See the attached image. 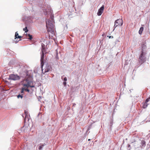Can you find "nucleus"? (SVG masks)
I'll return each instance as SVG.
<instances>
[{"label": "nucleus", "instance_id": "1", "mask_svg": "<svg viewBox=\"0 0 150 150\" xmlns=\"http://www.w3.org/2000/svg\"><path fill=\"white\" fill-rule=\"evenodd\" d=\"M54 16L52 14L50 18L46 20V26L48 32H50L53 34L54 33Z\"/></svg>", "mask_w": 150, "mask_h": 150}, {"label": "nucleus", "instance_id": "2", "mask_svg": "<svg viewBox=\"0 0 150 150\" xmlns=\"http://www.w3.org/2000/svg\"><path fill=\"white\" fill-rule=\"evenodd\" d=\"M32 84H33L32 78L31 76L27 74L23 81V85L25 88L34 87V86L32 85Z\"/></svg>", "mask_w": 150, "mask_h": 150}, {"label": "nucleus", "instance_id": "3", "mask_svg": "<svg viewBox=\"0 0 150 150\" xmlns=\"http://www.w3.org/2000/svg\"><path fill=\"white\" fill-rule=\"evenodd\" d=\"M146 53L144 52L143 50L141 51V53L139 58V62L141 64H143L146 61Z\"/></svg>", "mask_w": 150, "mask_h": 150}, {"label": "nucleus", "instance_id": "4", "mask_svg": "<svg viewBox=\"0 0 150 150\" xmlns=\"http://www.w3.org/2000/svg\"><path fill=\"white\" fill-rule=\"evenodd\" d=\"M20 78L19 76L17 75L12 74L10 75L8 79V80L15 81L20 79Z\"/></svg>", "mask_w": 150, "mask_h": 150}, {"label": "nucleus", "instance_id": "5", "mask_svg": "<svg viewBox=\"0 0 150 150\" xmlns=\"http://www.w3.org/2000/svg\"><path fill=\"white\" fill-rule=\"evenodd\" d=\"M123 23L122 20V19H118L116 20L115 22L114 27L116 28L118 26H121Z\"/></svg>", "mask_w": 150, "mask_h": 150}, {"label": "nucleus", "instance_id": "6", "mask_svg": "<svg viewBox=\"0 0 150 150\" xmlns=\"http://www.w3.org/2000/svg\"><path fill=\"white\" fill-rule=\"evenodd\" d=\"M150 99V97H149L143 103L142 107L144 108H145L147 107L148 105L149 104L148 103H147L149 101Z\"/></svg>", "mask_w": 150, "mask_h": 150}, {"label": "nucleus", "instance_id": "7", "mask_svg": "<svg viewBox=\"0 0 150 150\" xmlns=\"http://www.w3.org/2000/svg\"><path fill=\"white\" fill-rule=\"evenodd\" d=\"M52 67L50 66L47 65L46 66V69H45L44 71H43V70L42 69V72L44 74H45V73L48 72L50 71Z\"/></svg>", "mask_w": 150, "mask_h": 150}, {"label": "nucleus", "instance_id": "8", "mask_svg": "<svg viewBox=\"0 0 150 150\" xmlns=\"http://www.w3.org/2000/svg\"><path fill=\"white\" fill-rule=\"evenodd\" d=\"M104 9V5H103L101 8L98 10L97 14L98 16H100L103 13V11Z\"/></svg>", "mask_w": 150, "mask_h": 150}, {"label": "nucleus", "instance_id": "9", "mask_svg": "<svg viewBox=\"0 0 150 150\" xmlns=\"http://www.w3.org/2000/svg\"><path fill=\"white\" fill-rule=\"evenodd\" d=\"M44 52H42L40 59L41 67H42L44 64Z\"/></svg>", "mask_w": 150, "mask_h": 150}, {"label": "nucleus", "instance_id": "10", "mask_svg": "<svg viewBox=\"0 0 150 150\" xmlns=\"http://www.w3.org/2000/svg\"><path fill=\"white\" fill-rule=\"evenodd\" d=\"M141 147L142 149L144 148L146 146V142L144 140H142L141 142Z\"/></svg>", "mask_w": 150, "mask_h": 150}, {"label": "nucleus", "instance_id": "11", "mask_svg": "<svg viewBox=\"0 0 150 150\" xmlns=\"http://www.w3.org/2000/svg\"><path fill=\"white\" fill-rule=\"evenodd\" d=\"M21 38H22V36H21L18 35V33L17 32H16L15 34V40L16 38H19V39H20Z\"/></svg>", "mask_w": 150, "mask_h": 150}, {"label": "nucleus", "instance_id": "12", "mask_svg": "<svg viewBox=\"0 0 150 150\" xmlns=\"http://www.w3.org/2000/svg\"><path fill=\"white\" fill-rule=\"evenodd\" d=\"M41 51L42 52H45V45L43 44L42 45Z\"/></svg>", "mask_w": 150, "mask_h": 150}, {"label": "nucleus", "instance_id": "13", "mask_svg": "<svg viewBox=\"0 0 150 150\" xmlns=\"http://www.w3.org/2000/svg\"><path fill=\"white\" fill-rule=\"evenodd\" d=\"M143 30L144 28L143 27H142L140 28V30L139 31V33L140 35H141L142 34Z\"/></svg>", "mask_w": 150, "mask_h": 150}, {"label": "nucleus", "instance_id": "14", "mask_svg": "<svg viewBox=\"0 0 150 150\" xmlns=\"http://www.w3.org/2000/svg\"><path fill=\"white\" fill-rule=\"evenodd\" d=\"M25 118L24 119V120L25 121L26 120V119L27 118L28 120L29 119L28 116L27 115V112H26V111L25 112Z\"/></svg>", "mask_w": 150, "mask_h": 150}, {"label": "nucleus", "instance_id": "15", "mask_svg": "<svg viewBox=\"0 0 150 150\" xmlns=\"http://www.w3.org/2000/svg\"><path fill=\"white\" fill-rule=\"evenodd\" d=\"M23 94H19L18 96H17V97L18 98H21L22 99L23 97Z\"/></svg>", "mask_w": 150, "mask_h": 150}, {"label": "nucleus", "instance_id": "16", "mask_svg": "<svg viewBox=\"0 0 150 150\" xmlns=\"http://www.w3.org/2000/svg\"><path fill=\"white\" fill-rule=\"evenodd\" d=\"M43 144H40V145L39 146L38 149L40 150H41L42 148L43 147Z\"/></svg>", "mask_w": 150, "mask_h": 150}, {"label": "nucleus", "instance_id": "17", "mask_svg": "<svg viewBox=\"0 0 150 150\" xmlns=\"http://www.w3.org/2000/svg\"><path fill=\"white\" fill-rule=\"evenodd\" d=\"M23 30L25 31V33H27L28 31V30L27 29V27H26L25 28L23 29Z\"/></svg>", "mask_w": 150, "mask_h": 150}, {"label": "nucleus", "instance_id": "18", "mask_svg": "<svg viewBox=\"0 0 150 150\" xmlns=\"http://www.w3.org/2000/svg\"><path fill=\"white\" fill-rule=\"evenodd\" d=\"M25 91V88H22L21 89V94H23L24 93V91Z\"/></svg>", "mask_w": 150, "mask_h": 150}, {"label": "nucleus", "instance_id": "19", "mask_svg": "<svg viewBox=\"0 0 150 150\" xmlns=\"http://www.w3.org/2000/svg\"><path fill=\"white\" fill-rule=\"evenodd\" d=\"M28 36L29 37L28 39L30 40H31L33 38L32 35H30V34H29L28 35Z\"/></svg>", "mask_w": 150, "mask_h": 150}, {"label": "nucleus", "instance_id": "20", "mask_svg": "<svg viewBox=\"0 0 150 150\" xmlns=\"http://www.w3.org/2000/svg\"><path fill=\"white\" fill-rule=\"evenodd\" d=\"M25 91H27L28 92H29V90L27 88H25Z\"/></svg>", "mask_w": 150, "mask_h": 150}, {"label": "nucleus", "instance_id": "21", "mask_svg": "<svg viewBox=\"0 0 150 150\" xmlns=\"http://www.w3.org/2000/svg\"><path fill=\"white\" fill-rule=\"evenodd\" d=\"M146 47V45L144 44H143L142 45V48L143 49H144L145 47Z\"/></svg>", "mask_w": 150, "mask_h": 150}, {"label": "nucleus", "instance_id": "22", "mask_svg": "<svg viewBox=\"0 0 150 150\" xmlns=\"http://www.w3.org/2000/svg\"><path fill=\"white\" fill-rule=\"evenodd\" d=\"M64 81H67V78L66 77H65L64 78Z\"/></svg>", "mask_w": 150, "mask_h": 150}, {"label": "nucleus", "instance_id": "23", "mask_svg": "<svg viewBox=\"0 0 150 150\" xmlns=\"http://www.w3.org/2000/svg\"><path fill=\"white\" fill-rule=\"evenodd\" d=\"M63 84L64 86H66V84H67V83H66V82L65 81V82H63Z\"/></svg>", "mask_w": 150, "mask_h": 150}, {"label": "nucleus", "instance_id": "24", "mask_svg": "<svg viewBox=\"0 0 150 150\" xmlns=\"http://www.w3.org/2000/svg\"><path fill=\"white\" fill-rule=\"evenodd\" d=\"M107 37H109V38H111V36H107Z\"/></svg>", "mask_w": 150, "mask_h": 150}, {"label": "nucleus", "instance_id": "25", "mask_svg": "<svg viewBox=\"0 0 150 150\" xmlns=\"http://www.w3.org/2000/svg\"><path fill=\"white\" fill-rule=\"evenodd\" d=\"M18 41H17L16 40V42H18Z\"/></svg>", "mask_w": 150, "mask_h": 150}, {"label": "nucleus", "instance_id": "26", "mask_svg": "<svg viewBox=\"0 0 150 150\" xmlns=\"http://www.w3.org/2000/svg\"><path fill=\"white\" fill-rule=\"evenodd\" d=\"M90 139H88V141H90Z\"/></svg>", "mask_w": 150, "mask_h": 150}, {"label": "nucleus", "instance_id": "27", "mask_svg": "<svg viewBox=\"0 0 150 150\" xmlns=\"http://www.w3.org/2000/svg\"><path fill=\"white\" fill-rule=\"evenodd\" d=\"M48 14V13H46V14Z\"/></svg>", "mask_w": 150, "mask_h": 150}, {"label": "nucleus", "instance_id": "28", "mask_svg": "<svg viewBox=\"0 0 150 150\" xmlns=\"http://www.w3.org/2000/svg\"><path fill=\"white\" fill-rule=\"evenodd\" d=\"M142 26H144V25H142Z\"/></svg>", "mask_w": 150, "mask_h": 150}]
</instances>
